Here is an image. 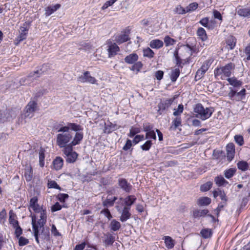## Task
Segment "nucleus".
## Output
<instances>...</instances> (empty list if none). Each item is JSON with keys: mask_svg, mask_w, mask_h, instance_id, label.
Wrapping results in <instances>:
<instances>
[{"mask_svg": "<svg viewBox=\"0 0 250 250\" xmlns=\"http://www.w3.org/2000/svg\"><path fill=\"white\" fill-rule=\"evenodd\" d=\"M227 80L229 82V84L233 86L232 88H240L242 84V82L237 80L235 78H229Z\"/></svg>", "mask_w": 250, "mask_h": 250, "instance_id": "24", "label": "nucleus"}, {"mask_svg": "<svg viewBox=\"0 0 250 250\" xmlns=\"http://www.w3.org/2000/svg\"><path fill=\"white\" fill-rule=\"evenodd\" d=\"M152 145L151 140L146 141L143 145L141 146V148L144 151H148L150 149Z\"/></svg>", "mask_w": 250, "mask_h": 250, "instance_id": "51", "label": "nucleus"}, {"mask_svg": "<svg viewBox=\"0 0 250 250\" xmlns=\"http://www.w3.org/2000/svg\"><path fill=\"white\" fill-rule=\"evenodd\" d=\"M213 60L212 59H208L203 62L201 67L196 72L195 76L196 81L199 80L203 77L205 73L209 68Z\"/></svg>", "mask_w": 250, "mask_h": 250, "instance_id": "6", "label": "nucleus"}, {"mask_svg": "<svg viewBox=\"0 0 250 250\" xmlns=\"http://www.w3.org/2000/svg\"><path fill=\"white\" fill-rule=\"evenodd\" d=\"M200 233L202 236L205 239L209 238L212 235L211 229H202Z\"/></svg>", "mask_w": 250, "mask_h": 250, "instance_id": "47", "label": "nucleus"}, {"mask_svg": "<svg viewBox=\"0 0 250 250\" xmlns=\"http://www.w3.org/2000/svg\"><path fill=\"white\" fill-rule=\"evenodd\" d=\"M238 168L242 171H245L249 169V165L246 162L244 161H240L237 164Z\"/></svg>", "mask_w": 250, "mask_h": 250, "instance_id": "36", "label": "nucleus"}, {"mask_svg": "<svg viewBox=\"0 0 250 250\" xmlns=\"http://www.w3.org/2000/svg\"><path fill=\"white\" fill-rule=\"evenodd\" d=\"M29 243L28 239L22 236L20 237L19 239V245L20 246H25Z\"/></svg>", "mask_w": 250, "mask_h": 250, "instance_id": "62", "label": "nucleus"}, {"mask_svg": "<svg viewBox=\"0 0 250 250\" xmlns=\"http://www.w3.org/2000/svg\"><path fill=\"white\" fill-rule=\"evenodd\" d=\"M198 6V4L196 2H192L190 3L186 7L187 13H190L195 11Z\"/></svg>", "mask_w": 250, "mask_h": 250, "instance_id": "46", "label": "nucleus"}, {"mask_svg": "<svg viewBox=\"0 0 250 250\" xmlns=\"http://www.w3.org/2000/svg\"><path fill=\"white\" fill-rule=\"evenodd\" d=\"M166 246L168 249L173 248L174 246V240L168 236H165L164 238Z\"/></svg>", "mask_w": 250, "mask_h": 250, "instance_id": "33", "label": "nucleus"}, {"mask_svg": "<svg viewBox=\"0 0 250 250\" xmlns=\"http://www.w3.org/2000/svg\"><path fill=\"white\" fill-rule=\"evenodd\" d=\"M47 66V64H43L42 66V68L40 69L37 70L36 71L30 73V74L28 75V78L36 79L37 78L40 77L41 75L45 73Z\"/></svg>", "mask_w": 250, "mask_h": 250, "instance_id": "14", "label": "nucleus"}, {"mask_svg": "<svg viewBox=\"0 0 250 250\" xmlns=\"http://www.w3.org/2000/svg\"><path fill=\"white\" fill-rule=\"evenodd\" d=\"M236 12L237 14L240 17H250V8H245L242 6H239L237 8Z\"/></svg>", "mask_w": 250, "mask_h": 250, "instance_id": "18", "label": "nucleus"}, {"mask_svg": "<svg viewBox=\"0 0 250 250\" xmlns=\"http://www.w3.org/2000/svg\"><path fill=\"white\" fill-rule=\"evenodd\" d=\"M53 163L54 169L58 170L62 168L63 164V161L61 157H58L53 161Z\"/></svg>", "mask_w": 250, "mask_h": 250, "instance_id": "27", "label": "nucleus"}, {"mask_svg": "<svg viewBox=\"0 0 250 250\" xmlns=\"http://www.w3.org/2000/svg\"><path fill=\"white\" fill-rule=\"evenodd\" d=\"M143 66V64L141 62H137L134 63L133 65L130 68V69L133 71L139 72Z\"/></svg>", "mask_w": 250, "mask_h": 250, "instance_id": "49", "label": "nucleus"}, {"mask_svg": "<svg viewBox=\"0 0 250 250\" xmlns=\"http://www.w3.org/2000/svg\"><path fill=\"white\" fill-rule=\"evenodd\" d=\"M118 211L121 214L120 220L122 222H125L129 219L131 216L130 209L128 207H124L121 208L119 206L116 207Z\"/></svg>", "mask_w": 250, "mask_h": 250, "instance_id": "9", "label": "nucleus"}, {"mask_svg": "<svg viewBox=\"0 0 250 250\" xmlns=\"http://www.w3.org/2000/svg\"><path fill=\"white\" fill-rule=\"evenodd\" d=\"M209 19L207 17L202 19L199 22L202 26L206 27L208 29L210 28V26L208 25Z\"/></svg>", "mask_w": 250, "mask_h": 250, "instance_id": "59", "label": "nucleus"}, {"mask_svg": "<svg viewBox=\"0 0 250 250\" xmlns=\"http://www.w3.org/2000/svg\"><path fill=\"white\" fill-rule=\"evenodd\" d=\"M47 186L50 188H55L61 190V188L58 185L57 182L53 180L48 181Z\"/></svg>", "mask_w": 250, "mask_h": 250, "instance_id": "53", "label": "nucleus"}, {"mask_svg": "<svg viewBox=\"0 0 250 250\" xmlns=\"http://www.w3.org/2000/svg\"><path fill=\"white\" fill-rule=\"evenodd\" d=\"M77 81L81 83L94 84L96 83L97 80L94 77L91 76L89 71H86L77 78Z\"/></svg>", "mask_w": 250, "mask_h": 250, "instance_id": "7", "label": "nucleus"}, {"mask_svg": "<svg viewBox=\"0 0 250 250\" xmlns=\"http://www.w3.org/2000/svg\"><path fill=\"white\" fill-rule=\"evenodd\" d=\"M46 221L44 220H41L40 218L37 222H36L35 218H32V225L34 231V236L35 237L36 241L38 244L40 243L39 240V228L42 229L44 228V225L46 224Z\"/></svg>", "mask_w": 250, "mask_h": 250, "instance_id": "4", "label": "nucleus"}, {"mask_svg": "<svg viewBox=\"0 0 250 250\" xmlns=\"http://www.w3.org/2000/svg\"><path fill=\"white\" fill-rule=\"evenodd\" d=\"M236 172L235 168H230L224 171V175L227 179H229L233 176Z\"/></svg>", "mask_w": 250, "mask_h": 250, "instance_id": "43", "label": "nucleus"}, {"mask_svg": "<svg viewBox=\"0 0 250 250\" xmlns=\"http://www.w3.org/2000/svg\"><path fill=\"white\" fill-rule=\"evenodd\" d=\"M174 98H170L162 101L158 105L159 111H163L167 109L172 104Z\"/></svg>", "mask_w": 250, "mask_h": 250, "instance_id": "13", "label": "nucleus"}, {"mask_svg": "<svg viewBox=\"0 0 250 250\" xmlns=\"http://www.w3.org/2000/svg\"><path fill=\"white\" fill-rule=\"evenodd\" d=\"M28 28L26 27V22L23 23L20 28V34L15 40V44L17 45L20 42L26 39L28 34Z\"/></svg>", "mask_w": 250, "mask_h": 250, "instance_id": "10", "label": "nucleus"}, {"mask_svg": "<svg viewBox=\"0 0 250 250\" xmlns=\"http://www.w3.org/2000/svg\"><path fill=\"white\" fill-rule=\"evenodd\" d=\"M16 217V215L13 213L12 210H10L9 212V221L10 224L12 225L13 228L18 226L19 225L18 221L15 219Z\"/></svg>", "mask_w": 250, "mask_h": 250, "instance_id": "35", "label": "nucleus"}, {"mask_svg": "<svg viewBox=\"0 0 250 250\" xmlns=\"http://www.w3.org/2000/svg\"><path fill=\"white\" fill-rule=\"evenodd\" d=\"M37 109V103L36 101H31L25 108V117L31 118L33 117L34 112Z\"/></svg>", "mask_w": 250, "mask_h": 250, "instance_id": "8", "label": "nucleus"}, {"mask_svg": "<svg viewBox=\"0 0 250 250\" xmlns=\"http://www.w3.org/2000/svg\"><path fill=\"white\" fill-rule=\"evenodd\" d=\"M121 227V223L115 219L112 220L110 224L111 230L116 231L119 230Z\"/></svg>", "mask_w": 250, "mask_h": 250, "instance_id": "31", "label": "nucleus"}, {"mask_svg": "<svg viewBox=\"0 0 250 250\" xmlns=\"http://www.w3.org/2000/svg\"><path fill=\"white\" fill-rule=\"evenodd\" d=\"M182 125V120L181 117H176L172 122V125L170 129L175 130L179 126Z\"/></svg>", "mask_w": 250, "mask_h": 250, "instance_id": "28", "label": "nucleus"}, {"mask_svg": "<svg viewBox=\"0 0 250 250\" xmlns=\"http://www.w3.org/2000/svg\"><path fill=\"white\" fill-rule=\"evenodd\" d=\"M69 196L66 193H59L57 196L58 200L61 203H64L65 200L68 199Z\"/></svg>", "mask_w": 250, "mask_h": 250, "instance_id": "56", "label": "nucleus"}, {"mask_svg": "<svg viewBox=\"0 0 250 250\" xmlns=\"http://www.w3.org/2000/svg\"><path fill=\"white\" fill-rule=\"evenodd\" d=\"M236 45V39L231 36L227 40V45L230 49H233Z\"/></svg>", "mask_w": 250, "mask_h": 250, "instance_id": "39", "label": "nucleus"}, {"mask_svg": "<svg viewBox=\"0 0 250 250\" xmlns=\"http://www.w3.org/2000/svg\"><path fill=\"white\" fill-rule=\"evenodd\" d=\"M180 73V71L179 68H176L173 69L171 71V75H170V80L172 82H175L176 81L177 78L179 77Z\"/></svg>", "mask_w": 250, "mask_h": 250, "instance_id": "38", "label": "nucleus"}, {"mask_svg": "<svg viewBox=\"0 0 250 250\" xmlns=\"http://www.w3.org/2000/svg\"><path fill=\"white\" fill-rule=\"evenodd\" d=\"M197 35L202 41H206L208 39L206 31L203 27H199L197 31Z\"/></svg>", "mask_w": 250, "mask_h": 250, "instance_id": "26", "label": "nucleus"}, {"mask_svg": "<svg viewBox=\"0 0 250 250\" xmlns=\"http://www.w3.org/2000/svg\"><path fill=\"white\" fill-rule=\"evenodd\" d=\"M117 199V197H113L111 198L107 197V198L103 202V205L104 207L113 206L114 202Z\"/></svg>", "mask_w": 250, "mask_h": 250, "instance_id": "40", "label": "nucleus"}, {"mask_svg": "<svg viewBox=\"0 0 250 250\" xmlns=\"http://www.w3.org/2000/svg\"><path fill=\"white\" fill-rule=\"evenodd\" d=\"M193 111L195 117L201 119L202 121H205L209 119L214 112V108L212 106L204 107L201 104H195Z\"/></svg>", "mask_w": 250, "mask_h": 250, "instance_id": "2", "label": "nucleus"}, {"mask_svg": "<svg viewBox=\"0 0 250 250\" xmlns=\"http://www.w3.org/2000/svg\"><path fill=\"white\" fill-rule=\"evenodd\" d=\"M186 8H183L181 5H178L174 10L175 13L178 14H185L187 13Z\"/></svg>", "mask_w": 250, "mask_h": 250, "instance_id": "57", "label": "nucleus"}, {"mask_svg": "<svg viewBox=\"0 0 250 250\" xmlns=\"http://www.w3.org/2000/svg\"><path fill=\"white\" fill-rule=\"evenodd\" d=\"M119 50V47L115 43H111L108 46V48L107 49L108 57L111 58L114 56Z\"/></svg>", "mask_w": 250, "mask_h": 250, "instance_id": "17", "label": "nucleus"}, {"mask_svg": "<svg viewBox=\"0 0 250 250\" xmlns=\"http://www.w3.org/2000/svg\"><path fill=\"white\" fill-rule=\"evenodd\" d=\"M118 186L120 188L126 193H129L132 188L131 185L125 178L118 179Z\"/></svg>", "mask_w": 250, "mask_h": 250, "instance_id": "11", "label": "nucleus"}, {"mask_svg": "<svg viewBox=\"0 0 250 250\" xmlns=\"http://www.w3.org/2000/svg\"><path fill=\"white\" fill-rule=\"evenodd\" d=\"M212 186V182H211L210 181L206 183L205 184L201 185V186L200 187V190H201V191H203V192L208 191L211 188Z\"/></svg>", "mask_w": 250, "mask_h": 250, "instance_id": "50", "label": "nucleus"}, {"mask_svg": "<svg viewBox=\"0 0 250 250\" xmlns=\"http://www.w3.org/2000/svg\"><path fill=\"white\" fill-rule=\"evenodd\" d=\"M163 45V42L160 40H153L150 42V46L152 48H160Z\"/></svg>", "mask_w": 250, "mask_h": 250, "instance_id": "30", "label": "nucleus"}, {"mask_svg": "<svg viewBox=\"0 0 250 250\" xmlns=\"http://www.w3.org/2000/svg\"><path fill=\"white\" fill-rule=\"evenodd\" d=\"M174 57L175 58V60L176 61V64L178 66V67H180L181 68L183 67V66L182 65V61L180 57L178 55V49H176L174 52Z\"/></svg>", "mask_w": 250, "mask_h": 250, "instance_id": "45", "label": "nucleus"}, {"mask_svg": "<svg viewBox=\"0 0 250 250\" xmlns=\"http://www.w3.org/2000/svg\"><path fill=\"white\" fill-rule=\"evenodd\" d=\"M141 132V129L139 127H131L130 129L129 133L128 136L130 137H132L134 136L137 133H139Z\"/></svg>", "mask_w": 250, "mask_h": 250, "instance_id": "52", "label": "nucleus"}, {"mask_svg": "<svg viewBox=\"0 0 250 250\" xmlns=\"http://www.w3.org/2000/svg\"><path fill=\"white\" fill-rule=\"evenodd\" d=\"M115 125H113L110 122L108 124H105L104 132L110 133L115 129Z\"/></svg>", "mask_w": 250, "mask_h": 250, "instance_id": "48", "label": "nucleus"}, {"mask_svg": "<svg viewBox=\"0 0 250 250\" xmlns=\"http://www.w3.org/2000/svg\"><path fill=\"white\" fill-rule=\"evenodd\" d=\"M145 137L143 135H136L133 140V142L135 144H138L139 142L145 140Z\"/></svg>", "mask_w": 250, "mask_h": 250, "instance_id": "64", "label": "nucleus"}, {"mask_svg": "<svg viewBox=\"0 0 250 250\" xmlns=\"http://www.w3.org/2000/svg\"><path fill=\"white\" fill-rule=\"evenodd\" d=\"M175 110L173 113V115L176 117H179L183 112L184 110V106L182 104H180L178 105L177 109H174Z\"/></svg>", "mask_w": 250, "mask_h": 250, "instance_id": "54", "label": "nucleus"}, {"mask_svg": "<svg viewBox=\"0 0 250 250\" xmlns=\"http://www.w3.org/2000/svg\"><path fill=\"white\" fill-rule=\"evenodd\" d=\"M235 142L239 146H242L244 144V138L242 135H236L234 137Z\"/></svg>", "mask_w": 250, "mask_h": 250, "instance_id": "55", "label": "nucleus"}, {"mask_svg": "<svg viewBox=\"0 0 250 250\" xmlns=\"http://www.w3.org/2000/svg\"><path fill=\"white\" fill-rule=\"evenodd\" d=\"M227 157L229 161H231L235 153V147L233 143H230L226 146Z\"/></svg>", "mask_w": 250, "mask_h": 250, "instance_id": "12", "label": "nucleus"}, {"mask_svg": "<svg viewBox=\"0 0 250 250\" xmlns=\"http://www.w3.org/2000/svg\"><path fill=\"white\" fill-rule=\"evenodd\" d=\"M229 90L230 91L228 94V96L230 99L235 100L237 89L236 88H232V87H229Z\"/></svg>", "mask_w": 250, "mask_h": 250, "instance_id": "60", "label": "nucleus"}, {"mask_svg": "<svg viewBox=\"0 0 250 250\" xmlns=\"http://www.w3.org/2000/svg\"><path fill=\"white\" fill-rule=\"evenodd\" d=\"M146 139H152L154 140H156V135L155 132L154 130L149 131L148 132L146 133Z\"/></svg>", "mask_w": 250, "mask_h": 250, "instance_id": "61", "label": "nucleus"}, {"mask_svg": "<svg viewBox=\"0 0 250 250\" xmlns=\"http://www.w3.org/2000/svg\"><path fill=\"white\" fill-rule=\"evenodd\" d=\"M244 53L246 57L244 58L243 60L245 62L250 60V44H248L244 49Z\"/></svg>", "mask_w": 250, "mask_h": 250, "instance_id": "58", "label": "nucleus"}, {"mask_svg": "<svg viewBox=\"0 0 250 250\" xmlns=\"http://www.w3.org/2000/svg\"><path fill=\"white\" fill-rule=\"evenodd\" d=\"M208 209H196L193 211V216L194 218L205 216L208 214Z\"/></svg>", "mask_w": 250, "mask_h": 250, "instance_id": "32", "label": "nucleus"}, {"mask_svg": "<svg viewBox=\"0 0 250 250\" xmlns=\"http://www.w3.org/2000/svg\"><path fill=\"white\" fill-rule=\"evenodd\" d=\"M214 181L216 184L219 187L226 186L227 185L229 184V182L221 175L215 177Z\"/></svg>", "mask_w": 250, "mask_h": 250, "instance_id": "29", "label": "nucleus"}, {"mask_svg": "<svg viewBox=\"0 0 250 250\" xmlns=\"http://www.w3.org/2000/svg\"><path fill=\"white\" fill-rule=\"evenodd\" d=\"M42 229L41 233L39 234V237L43 240L48 241L50 240V232L49 229L48 228H42L41 229Z\"/></svg>", "mask_w": 250, "mask_h": 250, "instance_id": "21", "label": "nucleus"}, {"mask_svg": "<svg viewBox=\"0 0 250 250\" xmlns=\"http://www.w3.org/2000/svg\"><path fill=\"white\" fill-rule=\"evenodd\" d=\"M239 89V88L237 89V92L236 93L235 100L237 101H239L243 99L245 97L246 95V89L245 88H242L238 92Z\"/></svg>", "mask_w": 250, "mask_h": 250, "instance_id": "37", "label": "nucleus"}, {"mask_svg": "<svg viewBox=\"0 0 250 250\" xmlns=\"http://www.w3.org/2000/svg\"><path fill=\"white\" fill-rule=\"evenodd\" d=\"M61 5L59 4H56L53 6H49L47 7L45 9V15L46 16H49L53 13L55 11H57L60 7Z\"/></svg>", "mask_w": 250, "mask_h": 250, "instance_id": "25", "label": "nucleus"}, {"mask_svg": "<svg viewBox=\"0 0 250 250\" xmlns=\"http://www.w3.org/2000/svg\"><path fill=\"white\" fill-rule=\"evenodd\" d=\"M104 236L105 238L104 243L105 246H112L115 241V237L109 233L104 234Z\"/></svg>", "mask_w": 250, "mask_h": 250, "instance_id": "22", "label": "nucleus"}, {"mask_svg": "<svg viewBox=\"0 0 250 250\" xmlns=\"http://www.w3.org/2000/svg\"><path fill=\"white\" fill-rule=\"evenodd\" d=\"M63 153L66 156V161L69 163H72L76 161L78 154L73 150V146H68L63 149Z\"/></svg>", "mask_w": 250, "mask_h": 250, "instance_id": "5", "label": "nucleus"}, {"mask_svg": "<svg viewBox=\"0 0 250 250\" xmlns=\"http://www.w3.org/2000/svg\"><path fill=\"white\" fill-rule=\"evenodd\" d=\"M129 39L128 35L123 34L117 37L116 40L118 43H121L127 42Z\"/></svg>", "mask_w": 250, "mask_h": 250, "instance_id": "41", "label": "nucleus"}, {"mask_svg": "<svg viewBox=\"0 0 250 250\" xmlns=\"http://www.w3.org/2000/svg\"><path fill=\"white\" fill-rule=\"evenodd\" d=\"M211 203V199L208 197H203L198 200L197 204L200 206H208Z\"/></svg>", "mask_w": 250, "mask_h": 250, "instance_id": "34", "label": "nucleus"}, {"mask_svg": "<svg viewBox=\"0 0 250 250\" xmlns=\"http://www.w3.org/2000/svg\"><path fill=\"white\" fill-rule=\"evenodd\" d=\"M143 55L144 57L151 59L154 57V53L150 48L147 47L143 50Z\"/></svg>", "mask_w": 250, "mask_h": 250, "instance_id": "42", "label": "nucleus"}, {"mask_svg": "<svg viewBox=\"0 0 250 250\" xmlns=\"http://www.w3.org/2000/svg\"><path fill=\"white\" fill-rule=\"evenodd\" d=\"M164 42L166 46H168L170 45L173 44L174 42V40L167 36L165 37Z\"/></svg>", "mask_w": 250, "mask_h": 250, "instance_id": "63", "label": "nucleus"}, {"mask_svg": "<svg viewBox=\"0 0 250 250\" xmlns=\"http://www.w3.org/2000/svg\"><path fill=\"white\" fill-rule=\"evenodd\" d=\"M24 177L27 182H30L33 178V169L30 166H26L24 169Z\"/></svg>", "mask_w": 250, "mask_h": 250, "instance_id": "20", "label": "nucleus"}, {"mask_svg": "<svg viewBox=\"0 0 250 250\" xmlns=\"http://www.w3.org/2000/svg\"><path fill=\"white\" fill-rule=\"evenodd\" d=\"M138 59V56L136 53H132L125 58V62L128 64H133Z\"/></svg>", "mask_w": 250, "mask_h": 250, "instance_id": "23", "label": "nucleus"}, {"mask_svg": "<svg viewBox=\"0 0 250 250\" xmlns=\"http://www.w3.org/2000/svg\"><path fill=\"white\" fill-rule=\"evenodd\" d=\"M63 127H67L68 131H70V130L75 131L76 132H81L83 130V127L80 125H78L76 123H70L67 124V125L63 126Z\"/></svg>", "mask_w": 250, "mask_h": 250, "instance_id": "19", "label": "nucleus"}, {"mask_svg": "<svg viewBox=\"0 0 250 250\" xmlns=\"http://www.w3.org/2000/svg\"><path fill=\"white\" fill-rule=\"evenodd\" d=\"M120 200H124L125 206L124 207H128L131 209V206L135 203L136 198L134 195H128L125 198H120Z\"/></svg>", "mask_w": 250, "mask_h": 250, "instance_id": "16", "label": "nucleus"}, {"mask_svg": "<svg viewBox=\"0 0 250 250\" xmlns=\"http://www.w3.org/2000/svg\"><path fill=\"white\" fill-rule=\"evenodd\" d=\"M234 67L235 65L232 62L229 63L224 66L217 67L214 70V76L216 78H220L221 80H225L226 78H229L230 76Z\"/></svg>", "mask_w": 250, "mask_h": 250, "instance_id": "3", "label": "nucleus"}, {"mask_svg": "<svg viewBox=\"0 0 250 250\" xmlns=\"http://www.w3.org/2000/svg\"><path fill=\"white\" fill-rule=\"evenodd\" d=\"M57 130L56 144L61 148L63 149L69 146L73 138V135L68 131L67 127L59 125L56 127Z\"/></svg>", "mask_w": 250, "mask_h": 250, "instance_id": "1", "label": "nucleus"}, {"mask_svg": "<svg viewBox=\"0 0 250 250\" xmlns=\"http://www.w3.org/2000/svg\"><path fill=\"white\" fill-rule=\"evenodd\" d=\"M83 137V134L81 132H76L75 136L71 141L69 146H75L81 143Z\"/></svg>", "mask_w": 250, "mask_h": 250, "instance_id": "15", "label": "nucleus"}, {"mask_svg": "<svg viewBox=\"0 0 250 250\" xmlns=\"http://www.w3.org/2000/svg\"><path fill=\"white\" fill-rule=\"evenodd\" d=\"M39 154L40 166L43 167L44 165V150L42 148L40 149Z\"/></svg>", "mask_w": 250, "mask_h": 250, "instance_id": "44", "label": "nucleus"}]
</instances>
